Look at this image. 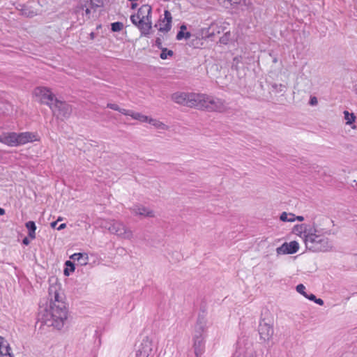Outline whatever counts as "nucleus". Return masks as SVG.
I'll return each instance as SVG.
<instances>
[{"label":"nucleus","mask_w":357,"mask_h":357,"mask_svg":"<svg viewBox=\"0 0 357 357\" xmlns=\"http://www.w3.org/2000/svg\"><path fill=\"white\" fill-rule=\"evenodd\" d=\"M228 2L231 3V5L234 4H239L241 3V0H227Z\"/></svg>","instance_id":"obj_44"},{"label":"nucleus","mask_w":357,"mask_h":357,"mask_svg":"<svg viewBox=\"0 0 357 357\" xmlns=\"http://www.w3.org/2000/svg\"><path fill=\"white\" fill-rule=\"evenodd\" d=\"M130 211L135 215H139L144 218L155 217L154 211L142 205H135L130 208Z\"/></svg>","instance_id":"obj_12"},{"label":"nucleus","mask_w":357,"mask_h":357,"mask_svg":"<svg viewBox=\"0 0 357 357\" xmlns=\"http://www.w3.org/2000/svg\"><path fill=\"white\" fill-rule=\"evenodd\" d=\"M123 29V24L116 22L111 24V29L113 32L120 31Z\"/></svg>","instance_id":"obj_32"},{"label":"nucleus","mask_w":357,"mask_h":357,"mask_svg":"<svg viewBox=\"0 0 357 357\" xmlns=\"http://www.w3.org/2000/svg\"><path fill=\"white\" fill-rule=\"evenodd\" d=\"M21 13L27 17H33L38 14V11L34 10L31 5L26 4L22 6Z\"/></svg>","instance_id":"obj_19"},{"label":"nucleus","mask_w":357,"mask_h":357,"mask_svg":"<svg viewBox=\"0 0 357 357\" xmlns=\"http://www.w3.org/2000/svg\"><path fill=\"white\" fill-rule=\"evenodd\" d=\"M172 16L171 13L165 10L164 12V18L160 20L159 31L167 33L172 28Z\"/></svg>","instance_id":"obj_13"},{"label":"nucleus","mask_w":357,"mask_h":357,"mask_svg":"<svg viewBox=\"0 0 357 357\" xmlns=\"http://www.w3.org/2000/svg\"><path fill=\"white\" fill-rule=\"evenodd\" d=\"M50 297V308L45 310L44 322L57 329L63 327L68 318V310L63 301V294L59 284H51L49 287Z\"/></svg>","instance_id":"obj_1"},{"label":"nucleus","mask_w":357,"mask_h":357,"mask_svg":"<svg viewBox=\"0 0 357 357\" xmlns=\"http://www.w3.org/2000/svg\"><path fill=\"white\" fill-rule=\"evenodd\" d=\"M126 116H130L133 119L138 120L141 122H148L149 117L139 112H134L132 110H128V114Z\"/></svg>","instance_id":"obj_22"},{"label":"nucleus","mask_w":357,"mask_h":357,"mask_svg":"<svg viewBox=\"0 0 357 357\" xmlns=\"http://www.w3.org/2000/svg\"><path fill=\"white\" fill-rule=\"evenodd\" d=\"M296 220H299V221H303V220H304V218H303V216H300V215H299V216H296V217H295V220H296Z\"/></svg>","instance_id":"obj_51"},{"label":"nucleus","mask_w":357,"mask_h":357,"mask_svg":"<svg viewBox=\"0 0 357 357\" xmlns=\"http://www.w3.org/2000/svg\"><path fill=\"white\" fill-rule=\"evenodd\" d=\"M36 96L40 98L41 103L46 104L51 108L55 102V98L51 91L45 87L39 86L34 90Z\"/></svg>","instance_id":"obj_7"},{"label":"nucleus","mask_w":357,"mask_h":357,"mask_svg":"<svg viewBox=\"0 0 357 357\" xmlns=\"http://www.w3.org/2000/svg\"><path fill=\"white\" fill-rule=\"evenodd\" d=\"M305 287L303 284L296 286V291L305 297L307 294L305 291Z\"/></svg>","instance_id":"obj_35"},{"label":"nucleus","mask_w":357,"mask_h":357,"mask_svg":"<svg viewBox=\"0 0 357 357\" xmlns=\"http://www.w3.org/2000/svg\"><path fill=\"white\" fill-rule=\"evenodd\" d=\"M314 303H316L317 304L319 305H324V301L321 298H315V301H314Z\"/></svg>","instance_id":"obj_45"},{"label":"nucleus","mask_w":357,"mask_h":357,"mask_svg":"<svg viewBox=\"0 0 357 357\" xmlns=\"http://www.w3.org/2000/svg\"><path fill=\"white\" fill-rule=\"evenodd\" d=\"M146 20H141L138 22L137 28L139 29L141 35L147 36L150 34V31L152 29V20L149 19L146 16Z\"/></svg>","instance_id":"obj_15"},{"label":"nucleus","mask_w":357,"mask_h":357,"mask_svg":"<svg viewBox=\"0 0 357 357\" xmlns=\"http://www.w3.org/2000/svg\"><path fill=\"white\" fill-rule=\"evenodd\" d=\"M315 225L313 224V225H307V224H301V225H297L296 226H294V231L297 234H299L300 236L304 239L305 238V229L306 230H308L310 229H312V227L314 226Z\"/></svg>","instance_id":"obj_17"},{"label":"nucleus","mask_w":357,"mask_h":357,"mask_svg":"<svg viewBox=\"0 0 357 357\" xmlns=\"http://www.w3.org/2000/svg\"><path fill=\"white\" fill-rule=\"evenodd\" d=\"M202 106L199 109H206L208 112H224L227 109V105L225 100L213 97L205 93L202 94Z\"/></svg>","instance_id":"obj_4"},{"label":"nucleus","mask_w":357,"mask_h":357,"mask_svg":"<svg viewBox=\"0 0 357 357\" xmlns=\"http://www.w3.org/2000/svg\"><path fill=\"white\" fill-rule=\"evenodd\" d=\"M152 351L153 342L148 337H146L142 340L136 352V357H149Z\"/></svg>","instance_id":"obj_11"},{"label":"nucleus","mask_w":357,"mask_h":357,"mask_svg":"<svg viewBox=\"0 0 357 357\" xmlns=\"http://www.w3.org/2000/svg\"><path fill=\"white\" fill-rule=\"evenodd\" d=\"M93 37H94V33H91V38H93Z\"/></svg>","instance_id":"obj_57"},{"label":"nucleus","mask_w":357,"mask_h":357,"mask_svg":"<svg viewBox=\"0 0 357 357\" xmlns=\"http://www.w3.org/2000/svg\"><path fill=\"white\" fill-rule=\"evenodd\" d=\"M155 45L159 48V49H162L164 48L162 47V39L160 38V37H158L156 39H155Z\"/></svg>","instance_id":"obj_38"},{"label":"nucleus","mask_w":357,"mask_h":357,"mask_svg":"<svg viewBox=\"0 0 357 357\" xmlns=\"http://www.w3.org/2000/svg\"><path fill=\"white\" fill-rule=\"evenodd\" d=\"M243 4H244V5H245V6H247V5L250 4V2H248V3H246V1H245V0H244V1H243Z\"/></svg>","instance_id":"obj_56"},{"label":"nucleus","mask_w":357,"mask_h":357,"mask_svg":"<svg viewBox=\"0 0 357 357\" xmlns=\"http://www.w3.org/2000/svg\"><path fill=\"white\" fill-rule=\"evenodd\" d=\"M273 87L275 88V89H277L278 87H280V91H283L284 89L285 88V86L284 85H282V84L278 85L276 84H273Z\"/></svg>","instance_id":"obj_43"},{"label":"nucleus","mask_w":357,"mask_h":357,"mask_svg":"<svg viewBox=\"0 0 357 357\" xmlns=\"http://www.w3.org/2000/svg\"><path fill=\"white\" fill-rule=\"evenodd\" d=\"M115 221L116 220H114L99 219L97 221V224L101 228L107 229L111 233L113 225L114 224Z\"/></svg>","instance_id":"obj_20"},{"label":"nucleus","mask_w":357,"mask_h":357,"mask_svg":"<svg viewBox=\"0 0 357 357\" xmlns=\"http://www.w3.org/2000/svg\"><path fill=\"white\" fill-rule=\"evenodd\" d=\"M137 6V4L136 3H132L131 8L135 9V8H136Z\"/></svg>","instance_id":"obj_54"},{"label":"nucleus","mask_w":357,"mask_h":357,"mask_svg":"<svg viewBox=\"0 0 357 357\" xmlns=\"http://www.w3.org/2000/svg\"><path fill=\"white\" fill-rule=\"evenodd\" d=\"M29 243H30V241H29V240L28 239V238H27V237H25V238L23 239V241H22V243H23L24 245H28L29 244Z\"/></svg>","instance_id":"obj_48"},{"label":"nucleus","mask_w":357,"mask_h":357,"mask_svg":"<svg viewBox=\"0 0 357 357\" xmlns=\"http://www.w3.org/2000/svg\"><path fill=\"white\" fill-rule=\"evenodd\" d=\"M191 36V33L190 32H185L184 38L188 39Z\"/></svg>","instance_id":"obj_49"},{"label":"nucleus","mask_w":357,"mask_h":357,"mask_svg":"<svg viewBox=\"0 0 357 357\" xmlns=\"http://www.w3.org/2000/svg\"><path fill=\"white\" fill-rule=\"evenodd\" d=\"M151 13L152 8L148 4L142 6L137 11V14L140 16V19L142 20H146V16H147L149 19H151Z\"/></svg>","instance_id":"obj_16"},{"label":"nucleus","mask_w":357,"mask_h":357,"mask_svg":"<svg viewBox=\"0 0 357 357\" xmlns=\"http://www.w3.org/2000/svg\"><path fill=\"white\" fill-rule=\"evenodd\" d=\"M344 119L347 121L346 124L351 125L356 120V116L354 113H349L348 111H344Z\"/></svg>","instance_id":"obj_28"},{"label":"nucleus","mask_w":357,"mask_h":357,"mask_svg":"<svg viewBox=\"0 0 357 357\" xmlns=\"http://www.w3.org/2000/svg\"><path fill=\"white\" fill-rule=\"evenodd\" d=\"M184 36H185V32L184 31H179L178 33H177V35H176V39L178 40H182L183 38H184Z\"/></svg>","instance_id":"obj_40"},{"label":"nucleus","mask_w":357,"mask_h":357,"mask_svg":"<svg viewBox=\"0 0 357 357\" xmlns=\"http://www.w3.org/2000/svg\"><path fill=\"white\" fill-rule=\"evenodd\" d=\"M66 227V224L62 223L57 227V230L60 231V230L65 229Z\"/></svg>","instance_id":"obj_46"},{"label":"nucleus","mask_w":357,"mask_h":357,"mask_svg":"<svg viewBox=\"0 0 357 357\" xmlns=\"http://www.w3.org/2000/svg\"><path fill=\"white\" fill-rule=\"evenodd\" d=\"M287 250H289V254L296 253L299 249V244L297 241H293L290 243H287Z\"/></svg>","instance_id":"obj_26"},{"label":"nucleus","mask_w":357,"mask_h":357,"mask_svg":"<svg viewBox=\"0 0 357 357\" xmlns=\"http://www.w3.org/2000/svg\"><path fill=\"white\" fill-rule=\"evenodd\" d=\"M202 93H186L184 103H182L181 105L199 109L202 106V105H200L202 97Z\"/></svg>","instance_id":"obj_9"},{"label":"nucleus","mask_w":357,"mask_h":357,"mask_svg":"<svg viewBox=\"0 0 357 357\" xmlns=\"http://www.w3.org/2000/svg\"><path fill=\"white\" fill-rule=\"evenodd\" d=\"M5 342H6L4 340V339L1 336H0V347Z\"/></svg>","instance_id":"obj_52"},{"label":"nucleus","mask_w":357,"mask_h":357,"mask_svg":"<svg viewBox=\"0 0 357 357\" xmlns=\"http://www.w3.org/2000/svg\"><path fill=\"white\" fill-rule=\"evenodd\" d=\"M230 32H227L223 36L220 38V42L223 44H227L229 40Z\"/></svg>","instance_id":"obj_36"},{"label":"nucleus","mask_w":357,"mask_h":357,"mask_svg":"<svg viewBox=\"0 0 357 357\" xmlns=\"http://www.w3.org/2000/svg\"><path fill=\"white\" fill-rule=\"evenodd\" d=\"M193 349L196 357H201L205 351V338L192 337Z\"/></svg>","instance_id":"obj_14"},{"label":"nucleus","mask_w":357,"mask_h":357,"mask_svg":"<svg viewBox=\"0 0 357 357\" xmlns=\"http://www.w3.org/2000/svg\"><path fill=\"white\" fill-rule=\"evenodd\" d=\"M111 233L123 239L131 240L133 238V231L119 221H115Z\"/></svg>","instance_id":"obj_8"},{"label":"nucleus","mask_w":357,"mask_h":357,"mask_svg":"<svg viewBox=\"0 0 357 357\" xmlns=\"http://www.w3.org/2000/svg\"><path fill=\"white\" fill-rule=\"evenodd\" d=\"M161 51L162 52H161V53L160 54V57L162 59H167L168 56H172L173 55V54H174L172 50H167L165 47L161 49Z\"/></svg>","instance_id":"obj_33"},{"label":"nucleus","mask_w":357,"mask_h":357,"mask_svg":"<svg viewBox=\"0 0 357 357\" xmlns=\"http://www.w3.org/2000/svg\"><path fill=\"white\" fill-rule=\"evenodd\" d=\"M287 243H284L281 246L276 249V252L278 255L289 254L287 250Z\"/></svg>","instance_id":"obj_31"},{"label":"nucleus","mask_w":357,"mask_h":357,"mask_svg":"<svg viewBox=\"0 0 357 357\" xmlns=\"http://www.w3.org/2000/svg\"><path fill=\"white\" fill-rule=\"evenodd\" d=\"M186 29H187V27H186V26H185V25H184V24H182V25L181 26V27H180V31H185Z\"/></svg>","instance_id":"obj_50"},{"label":"nucleus","mask_w":357,"mask_h":357,"mask_svg":"<svg viewBox=\"0 0 357 357\" xmlns=\"http://www.w3.org/2000/svg\"><path fill=\"white\" fill-rule=\"evenodd\" d=\"M303 241L307 250L312 252H326L332 248L327 238L319 234L314 225L312 229H305Z\"/></svg>","instance_id":"obj_2"},{"label":"nucleus","mask_w":357,"mask_h":357,"mask_svg":"<svg viewBox=\"0 0 357 357\" xmlns=\"http://www.w3.org/2000/svg\"><path fill=\"white\" fill-rule=\"evenodd\" d=\"M258 331L261 340L264 342L269 341L274 333L273 321L265 318L261 319L259 322Z\"/></svg>","instance_id":"obj_6"},{"label":"nucleus","mask_w":357,"mask_h":357,"mask_svg":"<svg viewBox=\"0 0 357 357\" xmlns=\"http://www.w3.org/2000/svg\"><path fill=\"white\" fill-rule=\"evenodd\" d=\"M317 103H318L317 98L315 96L310 98V104L311 105H317Z\"/></svg>","instance_id":"obj_41"},{"label":"nucleus","mask_w":357,"mask_h":357,"mask_svg":"<svg viewBox=\"0 0 357 357\" xmlns=\"http://www.w3.org/2000/svg\"><path fill=\"white\" fill-rule=\"evenodd\" d=\"M85 7H86V9L84 10L85 16H86V18L87 20H89L91 17V10H93V9L91 8V7L89 5H85Z\"/></svg>","instance_id":"obj_37"},{"label":"nucleus","mask_w":357,"mask_h":357,"mask_svg":"<svg viewBox=\"0 0 357 357\" xmlns=\"http://www.w3.org/2000/svg\"><path fill=\"white\" fill-rule=\"evenodd\" d=\"M164 1H169L170 0H163Z\"/></svg>","instance_id":"obj_58"},{"label":"nucleus","mask_w":357,"mask_h":357,"mask_svg":"<svg viewBox=\"0 0 357 357\" xmlns=\"http://www.w3.org/2000/svg\"><path fill=\"white\" fill-rule=\"evenodd\" d=\"M185 96L186 92L177 91L172 94L171 99L175 103L182 105V103H184Z\"/></svg>","instance_id":"obj_21"},{"label":"nucleus","mask_w":357,"mask_h":357,"mask_svg":"<svg viewBox=\"0 0 357 357\" xmlns=\"http://www.w3.org/2000/svg\"><path fill=\"white\" fill-rule=\"evenodd\" d=\"M38 140L37 135L31 132H3L0 135V142L8 146H19L29 142Z\"/></svg>","instance_id":"obj_3"},{"label":"nucleus","mask_w":357,"mask_h":357,"mask_svg":"<svg viewBox=\"0 0 357 357\" xmlns=\"http://www.w3.org/2000/svg\"><path fill=\"white\" fill-rule=\"evenodd\" d=\"M5 214V210L0 207V215H3Z\"/></svg>","instance_id":"obj_53"},{"label":"nucleus","mask_w":357,"mask_h":357,"mask_svg":"<svg viewBox=\"0 0 357 357\" xmlns=\"http://www.w3.org/2000/svg\"><path fill=\"white\" fill-rule=\"evenodd\" d=\"M61 220V218H59V219H58L56 221L52 222L51 223V227H52V228H55V227H56V225H57L58 221H60Z\"/></svg>","instance_id":"obj_47"},{"label":"nucleus","mask_w":357,"mask_h":357,"mask_svg":"<svg viewBox=\"0 0 357 357\" xmlns=\"http://www.w3.org/2000/svg\"><path fill=\"white\" fill-rule=\"evenodd\" d=\"M64 274H65L66 275H69V273H68V268H66V269L64 270Z\"/></svg>","instance_id":"obj_55"},{"label":"nucleus","mask_w":357,"mask_h":357,"mask_svg":"<svg viewBox=\"0 0 357 357\" xmlns=\"http://www.w3.org/2000/svg\"><path fill=\"white\" fill-rule=\"evenodd\" d=\"M280 219L282 222H294L295 220V215L292 213L283 212L280 215Z\"/></svg>","instance_id":"obj_27"},{"label":"nucleus","mask_w":357,"mask_h":357,"mask_svg":"<svg viewBox=\"0 0 357 357\" xmlns=\"http://www.w3.org/2000/svg\"><path fill=\"white\" fill-rule=\"evenodd\" d=\"M148 123L151 124L152 126H153L157 129L166 130H168V128H169V127L167 125H165L164 123L160 121L159 120L152 119L150 117H149Z\"/></svg>","instance_id":"obj_24"},{"label":"nucleus","mask_w":357,"mask_h":357,"mask_svg":"<svg viewBox=\"0 0 357 357\" xmlns=\"http://www.w3.org/2000/svg\"><path fill=\"white\" fill-rule=\"evenodd\" d=\"M51 109L54 115L61 119L69 118L72 113V107L69 104L57 99H55V102Z\"/></svg>","instance_id":"obj_5"},{"label":"nucleus","mask_w":357,"mask_h":357,"mask_svg":"<svg viewBox=\"0 0 357 357\" xmlns=\"http://www.w3.org/2000/svg\"><path fill=\"white\" fill-rule=\"evenodd\" d=\"M305 298L314 302L316 296L313 294H307V296H305Z\"/></svg>","instance_id":"obj_42"},{"label":"nucleus","mask_w":357,"mask_h":357,"mask_svg":"<svg viewBox=\"0 0 357 357\" xmlns=\"http://www.w3.org/2000/svg\"><path fill=\"white\" fill-rule=\"evenodd\" d=\"M66 265L67 267H69L70 271L73 272L75 271V264L73 262L70 261H66Z\"/></svg>","instance_id":"obj_39"},{"label":"nucleus","mask_w":357,"mask_h":357,"mask_svg":"<svg viewBox=\"0 0 357 357\" xmlns=\"http://www.w3.org/2000/svg\"><path fill=\"white\" fill-rule=\"evenodd\" d=\"M140 16L137 13L136 15H132L130 16V20L133 24H135L137 27L138 25V22L141 21Z\"/></svg>","instance_id":"obj_34"},{"label":"nucleus","mask_w":357,"mask_h":357,"mask_svg":"<svg viewBox=\"0 0 357 357\" xmlns=\"http://www.w3.org/2000/svg\"><path fill=\"white\" fill-rule=\"evenodd\" d=\"M0 356L1 357H13L11 353V348L7 342L6 344L3 343L0 347Z\"/></svg>","instance_id":"obj_23"},{"label":"nucleus","mask_w":357,"mask_h":357,"mask_svg":"<svg viewBox=\"0 0 357 357\" xmlns=\"http://www.w3.org/2000/svg\"><path fill=\"white\" fill-rule=\"evenodd\" d=\"M26 227L29 230V236L31 239H34L36 238V226L33 221H29L26 223Z\"/></svg>","instance_id":"obj_25"},{"label":"nucleus","mask_w":357,"mask_h":357,"mask_svg":"<svg viewBox=\"0 0 357 357\" xmlns=\"http://www.w3.org/2000/svg\"><path fill=\"white\" fill-rule=\"evenodd\" d=\"M70 259L77 261L81 266L86 265L89 261V256L86 253H75L70 256Z\"/></svg>","instance_id":"obj_18"},{"label":"nucleus","mask_w":357,"mask_h":357,"mask_svg":"<svg viewBox=\"0 0 357 357\" xmlns=\"http://www.w3.org/2000/svg\"><path fill=\"white\" fill-rule=\"evenodd\" d=\"M103 2L102 0H90L89 6L95 12L98 8L102 6Z\"/></svg>","instance_id":"obj_30"},{"label":"nucleus","mask_w":357,"mask_h":357,"mask_svg":"<svg viewBox=\"0 0 357 357\" xmlns=\"http://www.w3.org/2000/svg\"><path fill=\"white\" fill-rule=\"evenodd\" d=\"M107 107L112 109L113 110H115V111H118L120 113H121L126 116V114H128V110L122 109V108L119 107V106L118 105L114 104V103H108L107 105Z\"/></svg>","instance_id":"obj_29"},{"label":"nucleus","mask_w":357,"mask_h":357,"mask_svg":"<svg viewBox=\"0 0 357 357\" xmlns=\"http://www.w3.org/2000/svg\"><path fill=\"white\" fill-rule=\"evenodd\" d=\"M208 328V321L204 314H199L195 326L193 337H204Z\"/></svg>","instance_id":"obj_10"}]
</instances>
